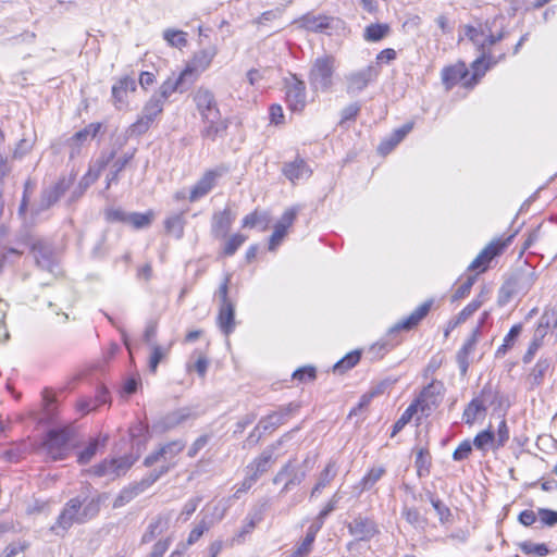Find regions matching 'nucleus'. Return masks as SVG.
Returning a JSON list of instances; mask_svg holds the SVG:
<instances>
[{
  "instance_id": "1",
  "label": "nucleus",
  "mask_w": 557,
  "mask_h": 557,
  "mask_svg": "<svg viewBox=\"0 0 557 557\" xmlns=\"http://www.w3.org/2000/svg\"><path fill=\"white\" fill-rule=\"evenodd\" d=\"M108 499L106 493L97 494L88 498L87 496H76L71 498L60 512L55 524L51 528L55 534L67 531L73 524H83L96 518L100 512L101 505Z\"/></svg>"
},
{
  "instance_id": "2",
  "label": "nucleus",
  "mask_w": 557,
  "mask_h": 557,
  "mask_svg": "<svg viewBox=\"0 0 557 557\" xmlns=\"http://www.w3.org/2000/svg\"><path fill=\"white\" fill-rule=\"evenodd\" d=\"M193 101L203 123L201 136L212 141L223 136L228 122L222 119L214 94L209 88L200 86L193 94Z\"/></svg>"
},
{
  "instance_id": "3",
  "label": "nucleus",
  "mask_w": 557,
  "mask_h": 557,
  "mask_svg": "<svg viewBox=\"0 0 557 557\" xmlns=\"http://www.w3.org/2000/svg\"><path fill=\"white\" fill-rule=\"evenodd\" d=\"M184 448L185 443L181 440H176L161 445L158 449L147 455L144 459V466H156V468L145 475L146 483L153 484L162 475L173 469L176 466V457Z\"/></svg>"
},
{
  "instance_id": "4",
  "label": "nucleus",
  "mask_w": 557,
  "mask_h": 557,
  "mask_svg": "<svg viewBox=\"0 0 557 557\" xmlns=\"http://www.w3.org/2000/svg\"><path fill=\"white\" fill-rule=\"evenodd\" d=\"M22 243L29 248L35 263L40 270L53 275L60 273L59 256L49 240L27 234L22 237Z\"/></svg>"
},
{
  "instance_id": "5",
  "label": "nucleus",
  "mask_w": 557,
  "mask_h": 557,
  "mask_svg": "<svg viewBox=\"0 0 557 557\" xmlns=\"http://www.w3.org/2000/svg\"><path fill=\"white\" fill-rule=\"evenodd\" d=\"M74 437L75 430L72 426L51 429L46 435L42 447L52 460H63L70 454Z\"/></svg>"
},
{
  "instance_id": "6",
  "label": "nucleus",
  "mask_w": 557,
  "mask_h": 557,
  "mask_svg": "<svg viewBox=\"0 0 557 557\" xmlns=\"http://www.w3.org/2000/svg\"><path fill=\"white\" fill-rule=\"evenodd\" d=\"M335 72V58L324 54L317 58L309 72V83L315 91H329L333 86V75Z\"/></svg>"
},
{
  "instance_id": "7",
  "label": "nucleus",
  "mask_w": 557,
  "mask_h": 557,
  "mask_svg": "<svg viewBox=\"0 0 557 557\" xmlns=\"http://www.w3.org/2000/svg\"><path fill=\"white\" fill-rule=\"evenodd\" d=\"M495 395L492 387L486 385L482 388L481 394L474 397L465 408L462 420L466 424L472 425L478 419L484 418L486 413V405H492Z\"/></svg>"
},
{
  "instance_id": "8",
  "label": "nucleus",
  "mask_w": 557,
  "mask_h": 557,
  "mask_svg": "<svg viewBox=\"0 0 557 557\" xmlns=\"http://www.w3.org/2000/svg\"><path fill=\"white\" fill-rule=\"evenodd\" d=\"M443 392V383L440 381H432L422 389L419 397L412 404H417L418 410L423 416L429 417L441 404Z\"/></svg>"
},
{
  "instance_id": "9",
  "label": "nucleus",
  "mask_w": 557,
  "mask_h": 557,
  "mask_svg": "<svg viewBox=\"0 0 557 557\" xmlns=\"http://www.w3.org/2000/svg\"><path fill=\"white\" fill-rule=\"evenodd\" d=\"M227 172V169L223 165L212 170H208L191 187L189 193V201L195 202L205 196H207L213 187L216 185L218 180Z\"/></svg>"
},
{
  "instance_id": "10",
  "label": "nucleus",
  "mask_w": 557,
  "mask_h": 557,
  "mask_svg": "<svg viewBox=\"0 0 557 557\" xmlns=\"http://www.w3.org/2000/svg\"><path fill=\"white\" fill-rule=\"evenodd\" d=\"M195 83L190 69H185L176 78H168L153 96L163 103L175 91L185 92Z\"/></svg>"
},
{
  "instance_id": "11",
  "label": "nucleus",
  "mask_w": 557,
  "mask_h": 557,
  "mask_svg": "<svg viewBox=\"0 0 557 557\" xmlns=\"http://www.w3.org/2000/svg\"><path fill=\"white\" fill-rule=\"evenodd\" d=\"M377 75L379 71L373 65H368L364 69L348 73L345 76L347 94L357 95L361 92L377 77Z\"/></svg>"
},
{
  "instance_id": "12",
  "label": "nucleus",
  "mask_w": 557,
  "mask_h": 557,
  "mask_svg": "<svg viewBox=\"0 0 557 557\" xmlns=\"http://www.w3.org/2000/svg\"><path fill=\"white\" fill-rule=\"evenodd\" d=\"M163 102L151 96V98L145 104L141 115L129 127L131 134L141 135L146 133L154 119L162 112Z\"/></svg>"
},
{
  "instance_id": "13",
  "label": "nucleus",
  "mask_w": 557,
  "mask_h": 557,
  "mask_svg": "<svg viewBox=\"0 0 557 557\" xmlns=\"http://www.w3.org/2000/svg\"><path fill=\"white\" fill-rule=\"evenodd\" d=\"M286 102L294 112H300L306 107V85L302 81L292 75L285 79Z\"/></svg>"
},
{
  "instance_id": "14",
  "label": "nucleus",
  "mask_w": 557,
  "mask_h": 557,
  "mask_svg": "<svg viewBox=\"0 0 557 557\" xmlns=\"http://www.w3.org/2000/svg\"><path fill=\"white\" fill-rule=\"evenodd\" d=\"M299 24L302 28L314 33H324L329 29H338L344 24L338 17L326 15H314L311 13L305 14L299 18Z\"/></svg>"
},
{
  "instance_id": "15",
  "label": "nucleus",
  "mask_w": 557,
  "mask_h": 557,
  "mask_svg": "<svg viewBox=\"0 0 557 557\" xmlns=\"http://www.w3.org/2000/svg\"><path fill=\"white\" fill-rule=\"evenodd\" d=\"M512 236H509L507 239H495L491 242L470 263L468 270L470 271H485L487 264L491 262L493 258L500 255L502 251L506 248V246L510 243Z\"/></svg>"
},
{
  "instance_id": "16",
  "label": "nucleus",
  "mask_w": 557,
  "mask_h": 557,
  "mask_svg": "<svg viewBox=\"0 0 557 557\" xmlns=\"http://www.w3.org/2000/svg\"><path fill=\"white\" fill-rule=\"evenodd\" d=\"M512 236H509L507 239H495L491 242L470 263L468 270L470 271H485L487 264L491 262L493 258L500 255L502 251L506 248V246L510 243Z\"/></svg>"
},
{
  "instance_id": "17",
  "label": "nucleus",
  "mask_w": 557,
  "mask_h": 557,
  "mask_svg": "<svg viewBox=\"0 0 557 557\" xmlns=\"http://www.w3.org/2000/svg\"><path fill=\"white\" fill-rule=\"evenodd\" d=\"M349 534L355 536L357 541H370L380 533L376 522L364 516H357L347 525Z\"/></svg>"
},
{
  "instance_id": "18",
  "label": "nucleus",
  "mask_w": 557,
  "mask_h": 557,
  "mask_svg": "<svg viewBox=\"0 0 557 557\" xmlns=\"http://www.w3.org/2000/svg\"><path fill=\"white\" fill-rule=\"evenodd\" d=\"M299 409V405L296 403H289L285 406L280 407L276 411L262 418L258 428H261L263 432L272 431L284 424L294 413Z\"/></svg>"
},
{
  "instance_id": "19",
  "label": "nucleus",
  "mask_w": 557,
  "mask_h": 557,
  "mask_svg": "<svg viewBox=\"0 0 557 557\" xmlns=\"http://www.w3.org/2000/svg\"><path fill=\"white\" fill-rule=\"evenodd\" d=\"M72 184L71 180H66L65 177L60 178L57 183L46 188L41 193L40 202L38 208L35 210V213H39L40 211L47 210L52 207L70 188Z\"/></svg>"
},
{
  "instance_id": "20",
  "label": "nucleus",
  "mask_w": 557,
  "mask_h": 557,
  "mask_svg": "<svg viewBox=\"0 0 557 557\" xmlns=\"http://www.w3.org/2000/svg\"><path fill=\"white\" fill-rule=\"evenodd\" d=\"M504 57L505 54L503 53L498 59H495L492 53H480V55L471 63L473 73L469 79L465 82V87L473 88L485 73Z\"/></svg>"
},
{
  "instance_id": "21",
  "label": "nucleus",
  "mask_w": 557,
  "mask_h": 557,
  "mask_svg": "<svg viewBox=\"0 0 557 557\" xmlns=\"http://www.w3.org/2000/svg\"><path fill=\"white\" fill-rule=\"evenodd\" d=\"M433 305V300H426L421 304L417 309H414L409 317L396 323L393 327H391L388 332V336H394L399 331H409L416 327L421 320L429 313L431 307Z\"/></svg>"
},
{
  "instance_id": "22",
  "label": "nucleus",
  "mask_w": 557,
  "mask_h": 557,
  "mask_svg": "<svg viewBox=\"0 0 557 557\" xmlns=\"http://www.w3.org/2000/svg\"><path fill=\"white\" fill-rule=\"evenodd\" d=\"M297 213V208H289L283 213L278 222L275 224L274 232L270 237L269 250H275L276 247L282 243L285 235L287 234L288 227L292 226L295 222Z\"/></svg>"
},
{
  "instance_id": "23",
  "label": "nucleus",
  "mask_w": 557,
  "mask_h": 557,
  "mask_svg": "<svg viewBox=\"0 0 557 557\" xmlns=\"http://www.w3.org/2000/svg\"><path fill=\"white\" fill-rule=\"evenodd\" d=\"M101 128V123H90L83 129L76 132L72 137H70L67 140V146L71 149V158H74L76 154H78L81 148L85 146L90 139L95 138Z\"/></svg>"
},
{
  "instance_id": "24",
  "label": "nucleus",
  "mask_w": 557,
  "mask_h": 557,
  "mask_svg": "<svg viewBox=\"0 0 557 557\" xmlns=\"http://www.w3.org/2000/svg\"><path fill=\"white\" fill-rule=\"evenodd\" d=\"M276 449L275 445H271L267 447L259 457L253 459L248 466H247V472L251 474L255 479H259L260 475L265 473L271 465L275 461L274 459V451Z\"/></svg>"
},
{
  "instance_id": "25",
  "label": "nucleus",
  "mask_w": 557,
  "mask_h": 557,
  "mask_svg": "<svg viewBox=\"0 0 557 557\" xmlns=\"http://www.w3.org/2000/svg\"><path fill=\"white\" fill-rule=\"evenodd\" d=\"M469 71L463 62L446 66L442 70V82L447 90H450L458 83L465 84L468 81Z\"/></svg>"
},
{
  "instance_id": "26",
  "label": "nucleus",
  "mask_w": 557,
  "mask_h": 557,
  "mask_svg": "<svg viewBox=\"0 0 557 557\" xmlns=\"http://www.w3.org/2000/svg\"><path fill=\"white\" fill-rule=\"evenodd\" d=\"M282 171L285 177L289 180L293 184L300 180H307L312 174V170L309 168L307 162L299 157H297L292 162H286L283 165Z\"/></svg>"
},
{
  "instance_id": "27",
  "label": "nucleus",
  "mask_w": 557,
  "mask_h": 557,
  "mask_svg": "<svg viewBox=\"0 0 557 557\" xmlns=\"http://www.w3.org/2000/svg\"><path fill=\"white\" fill-rule=\"evenodd\" d=\"M234 221V215L230 208H225L222 211L215 212L212 216L211 224V233L215 238H224L226 237L232 223Z\"/></svg>"
},
{
  "instance_id": "28",
  "label": "nucleus",
  "mask_w": 557,
  "mask_h": 557,
  "mask_svg": "<svg viewBox=\"0 0 557 557\" xmlns=\"http://www.w3.org/2000/svg\"><path fill=\"white\" fill-rule=\"evenodd\" d=\"M190 417V412L186 408L177 409L162 417L154 428L160 432H166L184 423Z\"/></svg>"
},
{
  "instance_id": "29",
  "label": "nucleus",
  "mask_w": 557,
  "mask_h": 557,
  "mask_svg": "<svg viewBox=\"0 0 557 557\" xmlns=\"http://www.w3.org/2000/svg\"><path fill=\"white\" fill-rule=\"evenodd\" d=\"M228 507L230 504L227 499H221L215 504H208L201 511V519L210 523L212 528L225 517Z\"/></svg>"
},
{
  "instance_id": "30",
  "label": "nucleus",
  "mask_w": 557,
  "mask_h": 557,
  "mask_svg": "<svg viewBox=\"0 0 557 557\" xmlns=\"http://www.w3.org/2000/svg\"><path fill=\"white\" fill-rule=\"evenodd\" d=\"M216 322L225 336H228L234 331L236 323L235 307L233 304L220 305Z\"/></svg>"
},
{
  "instance_id": "31",
  "label": "nucleus",
  "mask_w": 557,
  "mask_h": 557,
  "mask_svg": "<svg viewBox=\"0 0 557 557\" xmlns=\"http://www.w3.org/2000/svg\"><path fill=\"white\" fill-rule=\"evenodd\" d=\"M285 466H289V469L286 472V482L281 493H286L293 486L301 484L307 476L305 467L300 463H297L295 460H289Z\"/></svg>"
},
{
  "instance_id": "32",
  "label": "nucleus",
  "mask_w": 557,
  "mask_h": 557,
  "mask_svg": "<svg viewBox=\"0 0 557 557\" xmlns=\"http://www.w3.org/2000/svg\"><path fill=\"white\" fill-rule=\"evenodd\" d=\"M128 90H136L135 79L128 76L121 78L116 84L113 85L112 97L116 108L121 109L126 104V96Z\"/></svg>"
},
{
  "instance_id": "33",
  "label": "nucleus",
  "mask_w": 557,
  "mask_h": 557,
  "mask_svg": "<svg viewBox=\"0 0 557 557\" xmlns=\"http://www.w3.org/2000/svg\"><path fill=\"white\" fill-rule=\"evenodd\" d=\"M214 55L215 51L213 49H205L194 55L191 62L185 69L191 70L195 82L199 74L210 66Z\"/></svg>"
},
{
  "instance_id": "34",
  "label": "nucleus",
  "mask_w": 557,
  "mask_h": 557,
  "mask_svg": "<svg viewBox=\"0 0 557 557\" xmlns=\"http://www.w3.org/2000/svg\"><path fill=\"white\" fill-rule=\"evenodd\" d=\"M151 485V483H146V478L144 476L139 482H136L129 485L128 487H125L116 497L114 502V507L117 508L124 506L125 504L129 503L133 498L144 493Z\"/></svg>"
},
{
  "instance_id": "35",
  "label": "nucleus",
  "mask_w": 557,
  "mask_h": 557,
  "mask_svg": "<svg viewBox=\"0 0 557 557\" xmlns=\"http://www.w3.org/2000/svg\"><path fill=\"white\" fill-rule=\"evenodd\" d=\"M321 523L313 522L307 530L306 536L302 542L297 546L292 557H305L307 556L314 543L318 532L321 530Z\"/></svg>"
},
{
  "instance_id": "36",
  "label": "nucleus",
  "mask_w": 557,
  "mask_h": 557,
  "mask_svg": "<svg viewBox=\"0 0 557 557\" xmlns=\"http://www.w3.org/2000/svg\"><path fill=\"white\" fill-rule=\"evenodd\" d=\"M108 442V436H98L92 438L88 445L83 449L77 457V461L81 465H87L97 454L100 447H104Z\"/></svg>"
},
{
  "instance_id": "37",
  "label": "nucleus",
  "mask_w": 557,
  "mask_h": 557,
  "mask_svg": "<svg viewBox=\"0 0 557 557\" xmlns=\"http://www.w3.org/2000/svg\"><path fill=\"white\" fill-rule=\"evenodd\" d=\"M337 469L334 461H330L323 471L320 473L318 482L311 491V497L319 495L323 488H325L332 480L336 476Z\"/></svg>"
},
{
  "instance_id": "38",
  "label": "nucleus",
  "mask_w": 557,
  "mask_h": 557,
  "mask_svg": "<svg viewBox=\"0 0 557 557\" xmlns=\"http://www.w3.org/2000/svg\"><path fill=\"white\" fill-rule=\"evenodd\" d=\"M269 223L270 215L268 212L255 210L243 219L242 226L249 228L260 227V231L264 232L269 227Z\"/></svg>"
},
{
  "instance_id": "39",
  "label": "nucleus",
  "mask_w": 557,
  "mask_h": 557,
  "mask_svg": "<svg viewBox=\"0 0 557 557\" xmlns=\"http://www.w3.org/2000/svg\"><path fill=\"white\" fill-rule=\"evenodd\" d=\"M473 446L481 451H486L487 449H492L494 451L498 450L499 448L496 447L495 443V433L491 430V428L481 431L475 435L473 438Z\"/></svg>"
},
{
  "instance_id": "40",
  "label": "nucleus",
  "mask_w": 557,
  "mask_h": 557,
  "mask_svg": "<svg viewBox=\"0 0 557 557\" xmlns=\"http://www.w3.org/2000/svg\"><path fill=\"white\" fill-rule=\"evenodd\" d=\"M135 151L136 150L134 149L132 152H126L114 161L111 172L107 175V189L110 188L111 184L117 183L120 172H122L132 161L135 156Z\"/></svg>"
},
{
  "instance_id": "41",
  "label": "nucleus",
  "mask_w": 557,
  "mask_h": 557,
  "mask_svg": "<svg viewBox=\"0 0 557 557\" xmlns=\"http://www.w3.org/2000/svg\"><path fill=\"white\" fill-rule=\"evenodd\" d=\"M466 36L469 40L478 47L480 53H490L487 48L486 32L483 28H475L473 26L466 27Z\"/></svg>"
},
{
  "instance_id": "42",
  "label": "nucleus",
  "mask_w": 557,
  "mask_h": 557,
  "mask_svg": "<svg viewBox=\"0 0 557 557\" xmlns=\"http://www.w3.org/2000/svg\"><path fill=\"white\" fill-rule=\"evenodd\" d=\"M389 33L387 24H370L364 28L363 38L369 42H376L382 40Z\"/></svg>"
},
{
  "instance_id": "43",
  "label": "nucleus",
  "mask_w": 557,
  "mask_h": 557,
  "mask_svg": "<svg viewBox=\"0 0 557 557\" xmlns=\"http://www.w3.org/2000/svg\"><path fill=\"white\" fill-rule=\"evenodd\" d=\"M386 470L382 466L371 468L359 482L361 491H369L370 488H372L376 484V482L381 480Z\"/></svg>"
},
{
  "instance_id": "44",
  "label": "nucleus",
  "mask_w": 557,
  "mask_h": 557,
  "mask_svg": "<svg viewBox=\"0 0 557 557\" xmlns=\"http://www.w3.org/2000/svg\"><path fill=\"white\" fill-rule=\"evenodd\" d=\"M519 549L525 555L544 557L549 554V549L544 543H534L532 541H523L518 544Z\"/></svg>"
},
{
  "instance_id": "45",
  "label": "nucleus",
  "mask_w": 557,
  "mask_h": 557,
  "mask_svg": "<svg viewBox=\"0 0 557 557\" xmlns=\"http://www.w3.org/2000/svg\"><path fill=\"white\" fill-rule=\"evenodd\" d=\"M166 233L180 239L184 235V219L182 214L169 216L164 222Z\"/></svg>"
},
{
  "instance_id": "46",
  "label": "nucleus",
  "mask_w": 557,
  "mask_h": 557,
  "mask_svg": "<svg viewBox=\"0 0 557 557\" xmlns=\"http://www.w3.org/2000/svg\"><path fill=\"white\" fill-rule=\"evenodd\" d=\"M261 518L257 513L249 515L244 521V525L239 530V532L236 534V536L231 541L228 546H233L235 542L240 543L245 536L252 532V530L256 528V525L260 522Z\"/></svg>"
},
{
  "instance_id": "47",
  "label": "nucleus",
  "mask_w": 557,
  "mask_h": 557,
  "mask_svg": "<svg viewBox=\"0 0 557 557\" xmlns=\"http://www.w3.org/2000/svg\"><path fill=\"white\" fill-rule=\"evenodd\" d=\"M360 360V352L358 350L351 351L338 360L334 367L333 371L335 373H344L345 371L354 368Z\"/></svg>"
},
{
  "instance_id": "48",
  "label": "nucleus",
  "mask_w": 557,
  "mask_h": 557,
  "mask_svg": "<svg viewBox=\"0 0 557 557\" xmlns=\"http://www.w3.org/2000/svg\"><path fill=\"white\" fill-rule=\"evenodd\" d=\"M549 361L547 359H540L530 372L529 380L532 385H540L544 379L545 373L549 369Z\"/></svg>"
},
{
  "instance_id": "49",
  "label": "nucleus",
  "mask_w": 557,
  "mask_h": 557,
  "mask_svg": "<svg viewBox=\"0 0 557 557\" xmlns=\"http://www.w3.org/2000/svg\"><path fill=\"white\" fill-rule=\"evenodd\" d=\"M418 411L417 404H410L400 418L394 423L391 436L393 437L400 432Z\"/></svg>"
},
{
  "instance_id": "50",
  "label": "nucleus",
  "mask_w": 557,
  "mask_h": 557,
  "mask_svg": "<svg viewBox=\"0 0 557 557\" xmlns=\"http://www.w3.org/2000/svg\"><path fill=\"white\" fill-rule=\"evenodd\" d=\"M195 356H197L196 362L193 366L187 364V371L195 370L200 377H205L207 374L210 361H209L208 357L199 350H195L193 352V357H195Z\"/></svg>"
},
{
  "instance_id": "51",
  "label": "nucleus",
  "mask_w": 557,
  "mask_h": 557,
  "mask_svg": "<svg viewBox=\"0 0 557 557\" xmlns=\"http://www.w3.org/2000/svg\"><path fill=\"white\" fill-rule=\"evenodd\" d=\"M163 38L168 44L175 48L185 47L187 44L186 33L175 29H165L163 32Z\"/></svg>"
},
{
  "instance_id": "52",
  "label": "nucleus",
  "mask_w": 557,
  "mask_h": 557,
  "mask_svg": "<svg viewBox=\"0 0 557 557\" xmlns=\"http://www.w3.org/2000/svg\"><path fill=\"white\" fill-rule=\"evenodd\" d=\"M485 301L483 293L476 296L471 302H469L458 314V320L466 322Z\"/></svg>"
},
{
  "instance_id": "53",
  "label": "nucleus",
  "mask_w": 557,
  "mask_h": 557,
  "mask_svg": "<svg viewBox=\"0 0 557 557\" xmlns=\"http://www.w3.org/2000/svg\"><path fill=\"white\" fill-rule=\"evenodd\" d=\"M111 459H104L100 463L89 468L86 470L88 474L95 475V476H109L110 479L113 478V468H112Z\"/></svg>"
},
{
  "instance_id": "54",
  "label": "nucleus",
  "mask_w": 557,
  "mask_h": 557,
  "mask_svg": "<svg viewBox=\"0 0 557 557\" xmlns=\"http://www.w3.org/2000/svg\"><path fill=\"white\" fill-rule=\"evenodd\" d=\"M111 462L113 463V478H117L126 473V471L133 466L134 460L131 456H123L119 458H112Z\"/></svg>"
},
{
  "instance_id": "55",
  "label": "nucleus",
  "mask_w": 557,
  "mask_h": 557,
  "mask_svg": "<svg viewBox=\"0 0 557 557\" xmlns=\"http://www.w3.org/2000/svg\"><path fill=\"white\" fill-rule=\"evenodd\" d=\"M247 240V236L243 234L232 235L224 244L223 255L233 256L237 249Z\"/></svg>"
},
{
  "instance_id": "56",
  "label": "nucleus",
  "mask_w": 557,
  "mask_h": 557,
  "mask_svg": "<svg viewBox=\"0 0 557 557\" xmlns=\"http://www.w3.org/2000/svg\"><path fill=\"white\" fill-rule=\"evenodd\" d=\"M152 213L133 212L127 214L126 223L133 225L135 228H144L150 225Z\"/></svg>"
},
{
  "instance_id": "57",
  "label": "nucleus",
  "mask_w": 557,
  "mask_h": 557,
  "mask_svg": "<svg viewBox=\"0 0 557 557\" xmlns=\"http://www.w3.org/2000/svg\"><path fill=\"white\" fill-rule=\"evenodd\" d=\"M430 459H431L430 454L426 449H423V448L419 449V451L417 453V456H416V461H414L419 476H422L425 473H429L430 465H431Z\"/></svg>"
},
{
  "instance_id": "58",
  "label": "nucleus",
  "mask_w": 557,
  "mask_h": 557,
  "mask_svg": "<svg viewBox=\"0 0 557 557\" xmlns=\"http://www.w3.org/2000/svg\"><path fill=\"white\" fill-rule=\"evenodd\" d=\"M168 354V349L161 347L157 344H151V355L149 358V370L154 373L157 371V368L160 363V361L165 357Z\"/></svg>"
},
{
  "instance_id": "59",
  "label": "nucleus",
  "mask_w": 557,
  "mask_h": 557,
  "mask_svg": "<svg viewBox=\"0 0 557 557\" xmlns=\"http://www.w3.org/2000/svg\"><path fill=\"white\" fill-rule=\"evenodd\" d=\"M486 315H487V312H484L483 318L480 321V324L473 330L471 336L466 341V343L459 349L460 351L468 354V355H470L473 351V349L479 341L480 334H481V325L483 324Z\"/></svg>"
},
{
  "instance_id": "60",
  "label": "nucleus",
  "mask_w": 557,
  "mask_h": 557,
  "mask_svg": "<svg viewBox=\"0 0 557 557\" xmlns=\"http://www.w3.org/2000/svg\"><path fill=\"white\" fill-rule=\"evenodd\" d=\"M476 280V275L467 276L466 281L462 282L455 290L451 300L456 301L467 297L470 294V290Z\"/></svg>"
},
{
  "instance_id": "61",
  "label": "nucleus",
  "mask_w": 557,
  "mask_h": 557,
  "mask_svg": "<svg viewBox=\"0 0 557 557\" xmlns=\"http://www.w3.org/2000/svg\"><path fill=\"white\" fill-rule=\"evenodd\" d=\"M431 504L436 511L438 519L442 523H447L451 519L450 509L438 498L431 497Z\"/></svg>"
},
{
  "instance_id": "62",
  "label": "nucleus",
  "mask_w": 557,
  "mask_h": 557,
  "mask_svg": "<svg viewBox=\"0 0 557 557\" xmlns=\"http://www.w3.org/2000/svg\"><path fill=\"white\" fill-rule=\"evenodd\" d=\"M29 547V543L26 541H15L5 546L2 552V557H15L21 553L25 552Z\"/></svg>"
},
{
  "instance_id": "63",
  "label": "nucleus",
  "mask_w": 557,
  "mask_h": 557,
  "mask_svg": "<svg viewBox=\"0 0 557 557\" xmlns=\"http://www.w3.org/2000/svg\"><path fill=\"white\" fill-rule=\"evenodd\" d=\"M211 529L210 523H207L202 519L198 522V524L189 532L187 537V544L194 545L199 539L203 535L205 532Z\"/></svg>"
},
{
  "instance_id": "64",
  "label": "nucleus",
  "mask_w": 557,
  "mask_h": 557,
  "mask_svg": "<svg viewBox=\"0 0 557 557\" xmlns=\"http://www.w3.org/2000/svg\"><path fill=\"white\" fill-rule=\"evenodd\" d=\"M473 444L469 440L462 441L453 453V459L455 461H461L467 459L472 451Z\"/></svg>"
}]
</instances>
